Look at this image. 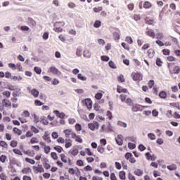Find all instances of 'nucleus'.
<instances>
[{
  "label": "nucleus",
  "mask_w": 180,
  "mask_h": 180,
  "mask_svg": "<svg viewBox=\"0 0 180 180\" xmlns=\"http://www.w3.org/2000/svg\"><path fill=\"white\" fill-rule=\"evenodd\" d=\"M124 158H126V160H129V162H131V164H136V159L133 157V154L131 153L127 152L124 155Z\"/></svg>",
  "instance_id": "obj_1"
},
{
  "label": "nucleus",
  "mask_w": 180,
  "mask_h": 180,
  "mask_svg": "<svg viewBox=\"0 0 180 180\" xmlns=\"http://www.w3.org/2000/svg\"><path fill=\"white\" fill-rule=\"evenodd\" d=\"M131 77L134 81H141L143 79V76L140 73L132 72Z\"/></svg>",
  "instance_id": "obj_2"
},
{
  "label": "nucleus",
  "mask_w": 180,
  "mask_h": 180,
  "mask_svg": "<svg viewBox=\"0 0 180 180\" xmlns=\"http://www.w3.org/2000/svg\"><path fill=\"white\" fill-rule=\"evenodd\" d=\"M88 127L90 129V130H95V129H99V122H94V123H89L88 124Z\"/></svg>",
  "instance_id": "obj_3"
},
{
  "label": "nucleus",
  "mask_w": 180,
  "mask_h": 180,
  "mask_svg": "<svg viewBox=\"0 0 180 180\" xmlns=\"http://www.w3.org/2000/svg\"><path fill=\"white\" fill-rule=\"evenodd\" d=\"M131 110L132 112H143V108H141V105L135 104L132 106Z\"/></svg>",
  "instance_id": "obj_4"
},
{
  "label": "nucleus",
  "mask_w": 180,
  "mask_h": 180,
  "mask_svg": "<svg viewBox=\"0 0 180 180\" xmlns=\"http://www.w3.org/2000/svg\"><path fill=\"white\" fill-rule=\"evenodd\" d=\"M145 155L148 160H150V161H155V160H157V157H155V155H151V154H150L149 152H147L145 154Z\"/></svg>",
  "instance_id": "obj_5"
},
{
  "label": "nucleus",
  "mask_w": 180,
  "mask_h": 180,
  "mask_svg": "<svg viewBox=\"0 0 180 180\" xmlns=\"http://www.w3.org/2000/svg\"><path fill=\"white\" fill-rule=\"evenodd\" d=\"M53 113L57 116V117H59V119H64L65 117V114L64 112H60V111L55 110L53 111Z\"/></svg>",
  "instance_id": "obj_6"
},
{
  "label": "nucleus",
  "mask_w": 180,
  "mask_h": 180,
  "mask_svg": "<svg viewBox=\"0 0 180 180\" xmlns=\"http://www.w3.org/2000/svg\"><path fill=\"white\" fill-rule=\"evenodd\" d=\"M51 72L55 75H61V72L58 70V69H57L56 67L51 68Z\"/></svg>",
  "instance_id": "obj_7"
},
{
  "label": "nucleus",
  "mask_w": 180,
  "mask_h": 180,
  "mask_svg": "<svg viewBox=\"0 0 180 180\" xmlns=\"http://www.w3.org/2000/svg\"><path fill=\"white\" fill-rule=\"evenodd\" d=\"M146 34H147V36H149L150 37H152V39H154L155 37V33L154 32V30L151 29L146 31Z\"/></svg>",
  "instance_id": "obj_8"
},
{
  "label": "nucleus",
  "mask_w": 180,
  "mask_h": 180,
  "mask_svg": "<svg viewBox=\"0 0 180 180\" xmlns=\"http://www.w3.org/2000/svg\"><path fill=\"white\" fill-rule=\"evenodd\" d=\"M43 165H44V168H46V169H50V168H51V165H50V164H49V160H47V158L44 159Z\"/></svg>",
  "instance_id": "obj_9"
},
{
  "label": "nucleus",
  "mask_w": 180,
  "mask_h": 180,
  "mask_svg": "<svg viewBox=\"0 0 180 180\" xmlns=\"http://www.w3.org/2000/svg\"><path fill=\"white\" fill-rule=\"evenodd\" d=\"M83 56L86 58H91V51H89V50L88 49L84 50L83 52Z\"/></svg>",
  "instance_id": "obj_10"
},
{
  "label": "nucleus",
  "mask_w": 180,
  "mask_h": 180,
  "mask_svg": "<svg viewBox=\"0 0 180 180\" xmlns=\"http://www.w3.org/2000/svg\"><path fill=\"white\" fill-rule=\"evenodd\" d=\"M84 102H86L87 103H89L87 106V109H89V110H91V109H92V101L91 100V98L84 99Z\"/></svg>",
  "instance_id": "obj_11"
},
{
  "label": "nucleus",
  "mask_w": 180,
  "mask_h": 180,
  "mask_svg": "<svg viewBox=\"0 0 180 180\" xmlns=\"http://www.w3.org/2000/svg\"><path fill=\"white\" fill-rule=\"evenodd\" d=\"M43 140L46 141V143H51V139L49 137V134L45 132L44 135L42 136Z\"/></svg>",
  "instance_id": "obj_12"
},
{
  "label": "nucleus",
  "mask_w": 180,
  "mask_h": 180,
  "mask_svg": "<svg viewBox=\"0 0 180 180\" xmlns=\"http://www.w3.org/2000/svg\"><path fill=\"white\" fill-rule=\"evenodd\" d=\"M167 168L169 171H176L177 167L176 165L172 164V165H168Z\"/></svg>",
  "instance_id": "obj_13"
},
{
  "label": "nucleus",
  "mask_w": 180,
  "mask_h": 180,
  "mask_svg": "<svg viewBox=\"0 0 180 180\" xmlns=\"http://www.w3.org/2000/svg\"><path fill=\"white\" fill-rule=\"evenodd\" d=\"M120 88H122V86H117V92H118V94H122V92H123V94H127V89H122L120 90Z\"/></svg>",
  "instance_id": "obj_14"
},
{
  "label": "nucleus",
  "mask_w": 180,
  "mask_h": 180,
  "mask_svg": "<svg viewBox=\"0 0 180 180\" xmlns=\"http://www.w3.org/2000/svg\"><path fill=\"white\" fill-rule=\"evenodd\" d=\"M159 97L161 98V99H166L167 98V92L162 91L159 93Z\"/></svg>",
  "instance_id": "obj_15"
},
{
  "label": "nucleus",
  "mask_w": 180,
  "mask_h": 180,
  "mask_svg": "<svg viewBox=\"0 0 180 180\" xmlns=\"http://www.w3.org/2000/svg\"><path fill=\"white\" fill-rule=\"evenodd\" d=\"M31 94L33 96H34V98H37V96H39V91H37V89H33L32 90H31Z\"/></svg>",
  "instance_id": "obj_16"
},
{
  "label": "nucleus",
  "mask_w": 180,
  "mask_h": 180,
  "mask_svg": "<svg viewBox=\"0 0 180 180\" xmlns=\"http://www.w3.org/2000/svg\"><path fill=\"white\" fill-rule=\"evenodd\" d=\"M119 176L120 179L126 180V172H124V171L120 172Z\"/></svg>",
  "instance_id": "obj_17"
},
{
  "label": "nucleus",
  "mask_w": 180,
  "mask_h": 180,
  "mask_svg": "<svg viewBox=\"0 0 180 180\" xmlns=\"http://www.w3.org/2000/svg\"><path fill=\"white\" fill-rule=\"evenodd\" d=\"M22 174H29V172H32V169L30 167H25L22 169Z\"/></svg>",
  "instance_id": "obj_18"
},
{
  "label": "nucleus",
  "mask_w": 180,
  "mask_h": 180,
  "mask_svg": "<svg viewBox=\"0 0 180 180\" xmlns=\"http://www.w3.org/2000/svg\"><path fill=\"white\" fill-rule=\"evenodd\" d=\"M2 103H4V106H6V108H9L12 106V103L9 101L6 102V99L5 98L2 101Z\"/></svg>",
  "instance_id": "obj_19"
},
{
  "label": "nucleus",
  "mask_w": 180,
  "mask_h": 180,
  "mask_svg": "<svg viewBox=\"0 0 180 180\" xmlns=\"http://www.w3.org/2000/svg\"><path fill=\"white\" fill-rule=\"evenodd\" d=\"M60 160L62 162H63L65 164H67V156L64 153L60 154Z\"/></svg>",
  "instance_id": "obj_20"
},
{
  "label": "nucleus",
  "mask_w": 180,
  "mask_h": 180,
  "mask_svg": "<svg viewBox=\"0 0 180 180\" xmlns=\"http://www.w3.org/2000/svg\"><path fill=\"white\" fill-rule=\"evenodd\" d=\"M26 162H29V164H32V165H34L36 164V161L33 159H30L29 158H25Z\"/></svg>",
  "instance_id": "obj_21"
},
{
  "label": "nucleus",
  "mask_w": 180,
  "mask_h": 180,
  "mask_svg": "<svg viewBox=\"0 0 180 180\" xmlns=\"http://www.w3.org/2000/svg\"><path fill=\"white\" fill-rule=\"evenodd\" d=\"M173 73L174 74H179L180 72V67L179 66H174L173 67Z\"/></svg>",
  "instance_id": "obj_22"
},
{
  "label": "nucleus",
  "mask_w": 180,
  "mask_h": 180,
  "mask_svg": "<svg viewBox=\"0 0 180 180\" xmlns=\"http://www.w3.org/2000/svg\"><path fill=\"white\" fill-rule=\"evenodd\" d=\"M34 72H36V74H38V75H40V74H41V68H40L37 66H35L34 68Z\"/></svg>",
  "instance_id": "obj_23"
},
{
  "label": "nucleus",
  "mask_w": 180,
  "mask_h": 180,
  "mask_svg": "<svg viewBox=\"0 0 180 180\" xmlns=\"http://www.w3.org/2000/svg\"><path fill=\"white\" fill-rule=\"evenodd\" d=\"M112 36H113L114 40H119V39H120V34H119V33L117 32H113Z\"/></svg>",
  "instance_id": "obj_24"
},
{
  "label": "nucleus",
  "mask_w": 180,
  "mask_h": 180,
  "mask_svg": "<svg viewBox=\"0 0 180 180\" xmlns=\"http://www.w3.org/2000/svg\"><path fill=\"white\" fill-rule=\"evenodd\" d=\"M117 126H120V127L126 128L127 127V124L122 121H118Z\"/></svg>",
  "instance_id": "obj_25"
},
{
  "label": "nucleus",
  "mask_w": 180,
  "mask_h": 180,
  "mask_svg": "<svg viewBox=\"0 0 180 180\" xmlns=\"http://www.w3.org/2000/svg\"><path fill=\"white\" fill-rule=\"evenodd\" d=\"M108 65H109V67L110 68H112L113 70H116L117 67H116V65L115 64V63L112 60H110L108 62Z\"/></svg>",
  "instance_id": "obj_26"
},
{
  "label": "nucleus",
  "mask_w": 180,
  "mask_h": 180,
  "mask_svg": "<svg viewBox=\"0 0 180 180\" xmlns=\"http://www.w3.org/2000/svg\"><path fill=\"white\" fill-rule=\"evenodd\" d=\"M135 175H137V176H141L143 175V171L140 169H138L137 170L134 171Z\"/></svg>",
  "instance_id": "obj_27"
},
{
  "label": "nucleus",
  "mask_w": 180,
  "mask_h": 180,
  "mask_svg": "<svg viewBox=\"0 0 180 180\" xmlns=\"http://www.w3.org/2000/svg\"><path fill=\"white\" fill-rule=\"evenodd\" d=\"M143 8H145V9H148L151 8V3H150V1H146L143 4Z\"/></svg>",
  "instance_id": "obj_28"
},
{
  "label": "nucleus",
  "mask_w": 180,
  "mask_h": 180,
  "mask_svg": "<svg viewBox=\"0 0 180 180\" xmlns=\"http://www.w3.org/2000/svg\"><path fill=\"white\" fill-rule=\"evenodd\" d=\"M53 149L56 150V151L58 153H62V151H63V147L58 146H54Z\"/></svg>",
  "instance_id": "obj_29"
},
{
  "label": "nucleus",
  "mask_w": 180,
  "mask_h": 180,
  "mask_svg": "<svg viewBox=\"0 0 180 180\" xmlns=\"http://www.w3.org/2000/svg\"><path fill=\"white\" fill-rule=\"evenodd\" d=\"M103 96V94H102V93H97L95 95V98L96 99H97L98 101H101V99H102V97Z\"/></svg>",
  "instance_id": "obj_30"
},
{
  "label": "nucleus",
  "mask_w": 180,
  "mask_h": 180,
  "mask_svg": "<svg viewBox=\"0 0 180 180\" xmlns=\"http://www.w3.org/2000/svg\"><path fill=\"white\" fill-rule=\"evenodd\" d=\"M97 151H98V153H100V154H103V153H105V148L99 146L97 148Z\"/></svg>",
  "instance_id": "obj_31"
},
{
  "label": "nucleus",
  "mask_w": 180,
  "mask_h": 180,
  "mask_svg": "<svg viewBox=\"0 0 180 180\" xmlns=\"http://www.w3.org/2000/svg\"><path fill=\"white\" fill-rule=\"evenodd\" d=\"M78 79H80L81 81H86V77H84L82 74L79 73L77 75Z\"/></svg>",
  "instance_id": "obj_32"
},
{
  "label": "nucleus",
  "mask_w": 180,
  "mask_h": 180,
  "mask_svg": "<svg viewBox=\"0 0 180 180\" xmlns=\"http://www.w3.org/2000/svg\"><path fill=\"white\" fill-rule=\"evenodd\" d=\"M156 65H158V67H161L162 65V60H161V58H157Z\"/></svg>",
  "instance_id": "obj_33"
},
{
  "label": "nucleus",
  "mask_w": 180,
  "mask_h": 180,
  "mask_svg": "<svg viewBox=\"0 0 180 180\" xmlns=\"http://www.w3.org/2000/svg\"><path fill=\"white\" fill-rule=\"evenodd\" d=\"M128 148H129V150H134V148H136V144L129 142L128 143Z\"/></svg>",
  "instance_id": "obj_34"
},
{
  "label": "nucleus",
  "mask_w": 180,
  "mask_h": 180,
  "mask_svg": "<svg viewBox=\"0 0 180 180\" xmlns=\"http://www.w3.org/2000/svg\"><path fill=\"white\" fill-rule=\"evenodd\" d=\"M51 156L53 160H58V156H57V153L56 152L51 153Z\"/></svg>",
  "instance_id": "obj_35"
},
{
  "label": "nucleus",
  "mask_w": 180,
  "mask_h": 180,
  "mask_svg": "<svg viewBox=\"0 0 180 180\" xmlns=\"http://www.w3.org/2000/svg\"><path fill=\"white\" fill-rule=\"evenodd\" d=\"M11 147H13V148H15V147H18V141H11L10 143Z\"/></svg>",
  "instance_id": "obj_36"
},
{
  "label": "nucleus",
  "mask_w": 180,
  "mask_h": 180,
  "mask_svg": "<svg viewBox=\"0 0 180 180\" xmlns=\"http://www.w3.org/2000/svg\"><path fill=\"white\" fill-rule=\"evenodd\" d=\"M16 70H18V71L22 72L23 71V67L20 65V63H18L15 65Z\"/></svg>",
  "instance_id": "obj_37"
},
{
  "label": "nucleus",
  "mask_w": 180,
  "mask_h": 180,
  "mask_svg": "<svg viewBox=\"0 0 180 180\" xmlns=\"http://www.w3.org/2000/svg\"><path fill=\"white\" fill-rule=\"evenodd\" d=\"M101 61L108 62V61H109L110 58H109V56H101Z\"/></svg>",
  "instance_id": "obj_38"
},
{
  "label": "nucleus",
  "mask_w": 180,
  "mask_h": 180,
  "mask_svg": "<svg viewBox=\"0 0 180 180\" xmlns=\"http://www.w3.org/2000/svg\"><path fill=\"white\" fill-rule=\"evenodd\" d=\"M69 154H72V155H74V157H75V155L78 154V149H73L72 151L69 152Z\"/></svg>",
  "instance_id": "obj_39"
},
{
  "label": "nucleus",
  "mask_w": 180,
  "mask_h": 180,
  "mask_svg": "<svg viewBox=\"0 0 180 180\" xmlns=\"http://www.w3.org/2000/svg\"><path fill=\"white\" fill-rule=\"evenodd\" d=\"M0 146L4 148H8V143L4 141H0Z\"/></svg>",
  "instance_id": "obj_40"
},
{
  "label": "nucleus",
  "mask_w": 180,
  "mask_h": 180,
  "mask_svg": "<svg viewBox=\"0 0 180 180\" xmlns=\"http://www.w3.org/2000/svg\"><path fill=\"white\" fill-rule=\"evenodd\" d=\"M39 172L41 173V172H44V169L43 168V166L39 165H38V170L36 172V174H39Z\"/></svg>",
  "instance_id": "obj_41"
},
{
  "label": "nucleus",
  "mask_w": 180,
  "mask_h": 180,
  "mask_svg": "<svg viewBox=\"0 0 180 180\" xmlns=\"http://www.w3.org/2000/svg\"><path fill=\"white\" fill-rule=\"evenodd\" d=\"M105 127H106L105 124H103L101 126V129L100 130V131L101 133H109V131H108V129H106Z\"/></svg>",
  "instance_id": "obj_42"
},
{
  "label": "nucleus",
  "mask_w": 180,
  "mask_h": 180,
  "mask_svg": "<svg viewBox=\"0 0 180 180\" xmlns=\"http://www.w3.org/2000/svg\"><path fill=\"white\" fill-rule=\"evenodd\" d=\"M4 96H6V98H11V91H5L3 92Z\"/></svg>",
  "instance_id": "obj_43"
},
{
  "label": "nucleus",
  "mask_w": 180,
  "mask_h": 180,
  "mask_svg": "<svg viewBox=\"0 0 180 180\" xmlns=\"http://www.w3.org/2000/svg\"><path fill=\"white\" fill-rule=\"evenodd\" d=\"M125 41H127V43H129V44H132L133 43V39L131 38V37H127Z\"/></svg>",
  "instance_id": "obj_44"
},
{
  "label": "nucleus",
  "mask_w": 180,
  "mask_h": 180,
  "mask_svg": "<svg viewBox=\"0 0 180 180\" xmlns=\"http://www.w3.org/2000/svg\"><path fill=\"white\" fill-rule=\"evenodd\" d=\"M63 133L65 134V137H70V134L71 133V129H65Z\"/></svg>",
  "instance_id": "obj_45"
},
{
  "label": "nucleus",
  "mask_w": 180,
  "mask_h": 180,
  "mask_svg": "<svg viewBox=\"0 0 180 180\" xmlns=\"http://www.w3.org/2000/svg\"><path fill=\"white\" fill-rule=\"evenodd\" d=\"M13 151L14 154H17L18 155H23L22 152L19 149H13Z\"/></svg>",
  "instance_id": "obj_46"
},
{
  "label": "nucleus",
  "mask_w": 180,
  "mask_h": 180,
  "mask_svg": "<svg viewBox=\"0 0 180 180\" xmlns=\"http://www.w3.org/2000/svg\"><path fill=\"white\" fill-rule=\"evenodd\" d=\"M148 139H150V140H155V134H154L153 133H149L148 134Z\"/></svg>",
  "instance_id": "obj_47"
},
{
  "label": "nucleus",
  "mask_w": 180,
  "mask_h": 180,
  "mask_svg": "<svg viewBox=\"0 0 180 180\" xmlns=\"http://www.w3.org/2000/svg\"><path fill=\"white\" fill-rule=\"evenodd\" d=\"M75 129L77 131H81V130H82V126H81L80 124L77 123L75 124Z\"/></svg>",
  "instance_id": "obj_48"
},
{
  "label": "nucleus",
  "mask_w": 180,
  "mask_h": 180,
  "mask_svg": "<svg viewBox=\"0 0 180 180\" xmlns=\"http://www.w3.org/2000/svg\"><path fill=\"white\" fill-rule=\"evenodd\" d=\"M121 46L123 47V49H124L125 50H130V47L129 46V45H127L126 43L124 42H122Z\"/></svg>",
  "instance_id": "obj_49"
},
{
  "label": "nucleus",
  "mask_w": 180,
  "mask_h": 180,
  "mask_svg": "<svg viewBox=\"0 0 180 180\" xmlns=\"http://www.w3.org/2000/svg\"><path fill=\"white\" fill-rule=\"evenodd\" d=\"M34 105H35V106H42V105H44V103L41 101H40V100H36L34 101Z\"/></svg>",
  "instance_id": "obj_50"
},
{
  "label": "nucleus",
  "mask_w": 180,
  "mask_h": 180,
  "mask_svg": "<svg viewBox=\"0 0 180 180\" xmlns=\"http://www.w3.org/2000/svg\"><path fill=\"white\" fill-rule=\"evenodd\" d=\"M39 143V141H37V138H35V137H32L30 140V143L31 144H35V143Z\"/></svg>",
  "instance_id": "obj_51"
},
{
  "label": "nucleus",
  "mask_w": 180,
  "mask_h": 180,
  "mask_svg": "<svg viewBox=\"0 0 180 180\" xmlns=\"http://www.w3.org/2000/svg\"><path fill=\"white\" fill-rule=\"evenodd\" d=\"M9 68H11L13 71L16 70V65L15 63H8Z\"/></svg>",
  "instance_id": "obj_52"
},
{
  "label": "nucleus",
  "mask_w": 180,
  "mask_h": 180,
  "mask_svg": "<svg viewBox=\"0 0 180 180\" xmlns=\"http://www.w3.org/2000/svg\"><path fill=\"white\" fill-rule=\"evenodd\" d=\"M44 148V153L45 154H49L50 153V150H51V148L50 146H45Z\"/></svg>",
  "instance_id": "obj_53"
},
{
  "label": "nucleus",
  "mask_w": 180,
  "mask_h": 180,
  "mask_svg": "<svg viewBox=\"0 0 180 180\" xmlns=\"http://www.w3.org/2000/svg\"><path fill=\"white\" fill-rule=\"evenodd\" d=\"M31 130L32 131H33V133H34L35 134H37V133H39V129H37V128H36V127L34 126H32L31 127Z\"/></svg>",
  "instance_id": "obj_54"
},
{
  "label": "nucleus",
  "mask_w": 180,
  "mask_h": 180,
  "mask_svg": "<svg viewBox=\"0 0 180 180\" xmlns=\"http://www.w3.org/2000/svg\"><path fill=\"white\" fill-rule=\"evenodd\" d=\"M154 84H155V82L153 79H150L148 82V86H149L150 89H151V88H153L154 86Z\"/></svg>",
  "instance_id": "obj_55"
},
{
  "label": "nucleus",
  "mask_w": 180,
  "mask_h": 180,
  "mask_svg": "<svg viewBox=\"0 0 180 180\" xmlns=\"http://www.w3.org/2000/svg\"><path fill=\"white\" fill-rule=\"evenodd\" d=\"M6 155H1V156H0V161H1V162H5V161H6Z\"/></svg>",
  "instance_id": "obj_56"
},
{
  "label": "nucleus",
  "mask_w": 180,
  "mask_h": 180,
  "mask_svg": "<svg viewBox=\"0 0 180 180\" xmlns=\"http://www.w3.org/2000/svg\"><path fill=\"white\" fill-rule=\"evenodd\" d=\"M166 115L169 119H171V117H172V110H167Z\"/></svg>",
  "instance_id": "obj_57"
},
{
  "label": "nucleus",
  "mask_w": 180,
  "mask_h": 180,
  "mask_svg": "<svg viewBox=\"0 0 180 180\" xmlns=\"http://www.w3.org/2000/svg\"><path fill=\"white\" fill-rule=\"evenodd\" d=\"M19 92H20V89H17L16 91L13 93V98H16V96H19Z\"/></svg>",
  "instance_id": "obj_58"
},
{
  "label": "nucleus",
  "mask_w": 180,
  "mask_h": 180,
  "mask_svg": "<svg viewBox=\"0 0 180 180\" xmlns=\"http://www.w3.org/2000/svg\"><path fill=\"white\" fill-rule=\"evenodd\" d=\"M138 148L139 151H144V150H146V146L143 144H139Z\"/></svg>",
  "instance_id": "obj_59"
},
{
  "label": "nucleus",
  "mask_w": 180,
  "mask_h": 180,
  "mask_svg": "<svg viewBox=\"0 0 180 180\" xmlns=\"http://www.w3.org/2000/svg\"><path fill=\"white\" fill-rule=\"evenodd\" d=\"M101 21L97 20V21H96V22H94V27L98 28V27H101Z\"/></svg>",
  "instance_id": "obj_60"
},
{
  "label": "nucleus",
  "mask_w": 180,
  "mask_h": 180,
  "mask_svg": "<svg viewBox=\"0 0 180 180\" xmlns=\"http://www.w3.org/2000/svg\"><path fill=\"white\" fill-rule=\"evenodd\" d=\"M76 164L79 167H84V161H82V160H77Z\"/></svg>",
  "instance_id": "obj_61"
},
{
  "label": "nucleus",
  "mask_w": 180,
  "mask_h": 180,
  "mask_svg": "<svg viewBox=\"0 0 180 180\" xmlns=\"http://www.w3.org/2000/svg\"><path fill=\"white\" fill-rule=\"evenodd\" d=\"M12 79H13V81H22V77L19 76L18 77L17 76H14L13 77Z\"/></svg>",
  "instance_id": "obj_62"
},
{
  "label": "nucleus",
  "mask_w": 180,
  "mask_h": 180,
  "mask_svg": "<svg viewBox=\"0 0 180 180\" xmlns=\"http://www.w3.org/2000/svg\"><path fill=\"white\" fill-rule=\"evenodd\" d=\"M110 179L111 180H117V178L116 177V174H115V173L110 174Z\"/></svg>",
  "instance_id": "obj_63"
},
{
  "label": "nucleus",
  "mask_w": 180,
  "mask_h": 180,
  "mask_svg": "<svg viewBox=\"0 0 180 180\" xmlns=\"http://www.w3.org/2000/svg\"><path fill=\"white\" fill-rule=\"evenodd\" d=\"M128 178L129 180H136V177H134L131 173H129Z\"/></svg>",
  "instance_id": "obj_64"
}]
</instances>
